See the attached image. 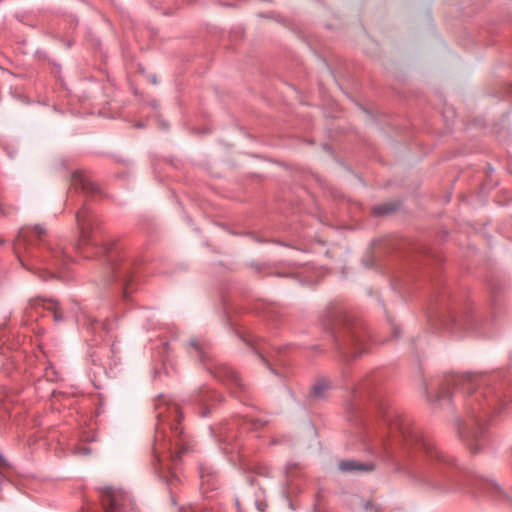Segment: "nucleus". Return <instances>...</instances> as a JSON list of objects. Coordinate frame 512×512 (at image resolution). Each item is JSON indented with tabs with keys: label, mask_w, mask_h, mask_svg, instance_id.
<instances>
[{
	"label": "nucleus",
	"mask_w": 512,
	"mask_h": 512,
	"mask_svg": "<svg viewBox=\"0 0 512 512\" xmlns=\"http://www.w3.org/2000/svg\"><path fill=\"white\" fill-rule=\"evenodd\" d=\"M339 469L343 472L370 471L373 469V466L354 460H343L339 462Z\"/></svg>",
	"instance_id": "nucleus-7"
},
{
	"label": "nucleus",
	"mask_w": 512,
	"mask_h": 512,
	"mask_svg": "<svg viewBox=\"0 0 512 512\" xmlns=\"http://www.w3.org/2000/svg\"><path fill=\"white\" fill-rule=\"evenodd\" d=\"M32 305L36 309L43 308L44 310L52 312L55 321L63 319L62 314L59 312L58 303L55 300L38 298L32 301Z\"/></svg>",
	"instance_id": "nucleus-6"
},
{
	"label": "nucleus",
	"mask_w": 512,
	"mask_h": 512,
	"mask_svg": "<svg viewBox=\"0 0 512 512\" xmlns=\"http://www.w3.org/2000/svg\"><path fill=\"white\" fill-rule=\"evenodd\" d=\"M172 431H173L174 435L181 434V432H182V431L178 428V426L172 427Z\"/></svg>",
	"instance_id": "nucleus-17"
},
{
	"label": "nucleus",
	"mask_w": 512,
	"mask_h": 512,
	"mask_svg": "<svg viewBox=\"0 0 512 512\" xmlns=\"http://www.w3.org/2000/svg\"><path fill=\"white\" fill-rule=\"evenodd\" d=\"M449 317H450V316H443V318L441 319V321H442V326H443L444 328H446V327H447V324H446V322H445V321H446V318L448 319Z\"/></svg>",
	"instance_id": "nucleus-19"
},
{
	"label": "nucleus",
	"mask_w": 512,
	"mask_h": 512,
	"mask_svg": "<svg viewBox=\"0 0 512 512\" xmlns=\"http://www.w3.org/2000/svg\"><path fill=\"white\" fill-rule=\"evenodd\" d=\"M182 453V450H175V451H172L171 448H169V451H168V456L173 460V461H176L177 459L180 458V454Z\"/></svg>",
	"instance_id": "nucleus-14"
},
{
	"label": "nucleus",
	"mask_w": 512,
	"mask_h": 512,
	"mask_svg": "<svg viewBox=\"0 0 512 512\" xmlns=\"http://www.w3.org/2000/svg\"><path fill=\"white\" fill-rule=\"evenodd\" d=\"M396 210V207L392 204H383L374 207L373 212L376 215H384L393 212Z\"/></svg>",
	"instance_id": "nucleus-10"
},
{
	"label": "nucleus",
	"mask_w": 512,
	"mask_h": 512,
	"mask_svg": "<svg viewBox=\"0 0 512 512\" xmlns=\"http://www.w3.org/2000/svg\"><path fill=\"white\" fill-rule=\"evenodd\" d=\"M101 501L106 512H124L132 507L129 495L113 487H105L101 490Z\"/></svg>",
	"instance_id": "nucleus-3"
},
{
	"label": "nucleus",
	"mask_w": 512,
	"mask_h": 512,
	"mask_svg": "<svg viewBox=\"0 0 512 512\" xmlns=\"http://www.w3.org/2000/svg\"><path fill=\"white\" fill-rule=\"evenodd\" d=\"M47 230L41 225L23 226L14 241L13 249L21 265L34 272L40 277H46L41 274L46 268L40 267V264L51 265L59 268L68 262V256L57 243L51 241L41 244L45 241Z\"/></svg>",
	"instance_id": "nucleus-1"
},
{
	"label": "nucleus",
	"mask_w": 512,
	"mask_h": 512,
	"mask_svg": "<svg viewBox=\"0 0 512 512\" xmlns=\"http://www.w3.org/2000/svg\"><path fill=\"white\" fill-rule=\"evenodd\" d=\"M169 417L174 418V419H177L180 417V410L177 405L174 404L171 407H169Z\"/></svg>",
	"instance_id": "nucleus-12"
},
{
	"label": "nucleus",
	"mask_w": 512,
	"mask_h": 512,
	"mask_svg": "<svg viewBox=\"0 0 512 512\" xmlns=\"http://www.w3.org/2000/svg\"><path fill=\"white\" fill-rule=\"evenodd\" d=\"M387 421H390L389 425H390V429L392 431L397 429V430H399V432L401 433V435L403 437H406L405 428H404V426L398 420L392 422L390 419H387Z\"/></svg>",
	"instance_id": "nucleus-11"
},
{
	"label": "nucleus",
	"mask_w": 512,
	"mask_h": 512,
	"mask_svg": "<svg viewBox=\"0 0 512 512\" xmlns=\"http://www.w3.org/2000/svg\"><path fill=\"white\" fill-rule=\"evenodd\" d=\"M81 182L82 186L85 187L84 181L82 179V176L80 174H74V180H78Z\"/></svg>",
	"instance_id": "nucleus-16"
},
{
	"label": "nucleus",
	"mask_w": 512,
	"mask_h": 512,
	"mask_svg": "<svg viewBox=\"0 0 512 512\" xmlns=\"http://www.w3.org/2000/svg\"><path fill=\"white\" fill-rule=\"evenodd\" d=\"M5 465H6V461H5V459L3 458V456H2V455H0V468H1V467H4Z\"/></svg>",
	"instance_id": "nucleus-18"
},
{
	"label": "nucleus",
	"mask_w": 512,
	"mask_h": 512,
	"mask_svg": "<svg viewBox=\"0 0 512 512\" xmlns=\"http://www.w3.org/2000/svg\"><path fill=\"white\" fill-rule=\"evenodd\" d=\"M480 383L478 375L465 373L460 375H453L447 380V384L452 385L456 389L471 392Z\"/></svg>",
	"instance_id": "nucleus-5"
},
{
	"label": "nucleus",
	"mask_w": 512,
	"mask_h": 512,
	"mask_svg": "<svg viewBox=\"0 0 512 512\" xmlns=\"http://www.w3.org/2000/svg\"><path fill=\"white\" fill-rule=\"evenodd\" d=\"M448 395H449V390H448V388H447V389H444V388H443V389L441 390V393L437 396V398H439V399H440V398L446 397V396H448Z\"/></svg>",
	"instance_id": "nucleus-15"
},
{
	"label": "nucleus",
	"mask_w": 512,
	"mask_h": 512,
	"mask_svg": "<svg viewBox=\"0 0 512 512\" xmlns=\"http://www.w3.org/2000/svg\"><path fill=\"white\" fill-rule=\"evenodd\" d=\"M48 274H49L50 276H54V275H55V272H52V271H51V272H49Z\"/></svg>",
	"instance_id": "nucleus-22"
},
{
	"label": "nucleus",
	"mask_w": 512,
	"mask_h": 512,
	"mask_svg": "<svg viewBox=\"0 0 512 512\" xmlns=\"http://www.w3.org/2000/svg\"><path fill=\"white\" fill-rule=\"evenodd\" d=\"M228 374H229L230 380H231L235 385H237V386H241V379H240V377H239V375H238V373H237V372H235V371H232V370H231V371H229V372H228Z\"/></svg>",
	"instance_id": "nucleus-13"
},
{
	"label": "nucleus",
	"mask_w": 512,
	"mask_h": 512,
	"mask_svg": "<svg viewBox=\"0 0 512 512\" xmlns=\"http://www.w3.org/2000/svg\"><path fill=\"white\" fill-rule=\"evenodd\" d=\"M77 225L80 232V245H87L90 241V233L93 229L91 212L84 207L76 215Z\"/></svg>",
	"instance_id": "nucleus-4"
},
{
	"label": "nucleus",
	"mask_w": 512,
	"mask_h": 512,
	"mask_svg": "<svg viewBox=\"0 0 512 512\" xmlns=\"http://www.w3.org/2000/svg\"><path fill=\"white\" fill-rule=\"evenodd\" d=\"M331 388V384L328 380H319L314 386H313V394L314 396L318 398H322L325 396V392L328 391Z\"/></svg>",
	"instance_id": "nucleus-9"
},
{
	"label": "nucleus",
	"mask_w": 512,
	"mask_h": 512,
	"mask_svg": "<svg viewBox=\"0 0 512 512\" xmlns=\"http://www.w3.org/2000/svg\"><path fill=\"white\" fill-rule=\"evenodd\" d=\"M191 344H192V346H193L197 351H200V349H201V348H200V346H199V344H198V343H196V342H192Z\"/></svg>",
	"instance_id": "nucleus-20"
},
{
	"label": "nucleus",
	"mask_w": 512,
	"mask_h": 512,
	"mask_svg": "<svg viewBox=\"0 0 512 512\" xmlns=\"http://www.w3.org/2000/svg\"><path fill=\"white\" fill-rule=\"evenodd\" d=\"M82 450H83V453H85V454L90 453V450L86 447H83Z\"/></svg>",
	"instance_id": "nucleus-21"
},
{
	"label": "nucleus",
	"mask_w": 512,
	"mask_h": 512,
	"mask_svg": "<svg viewBox=\"0 0 512 512\" xmlns=\"http://www.w3.org/2000/svg\"><path fill=\"white\" fill-rule=\"evenodd\" d=\"M498 401L499 396L489 386L480 388L471 400L469 419L459 427V434L472 453L478 452L479 446L484 442L483 423L491 410L496 409Z\"/></svg>",
	"instance_id": "nucleus-2"
},
{
	"label": "nucleus",
	"mask_w": 512,
	"mask_h": 512,
	"mask_svg": "<svg viewBox=\"0 0 512 512\" xmlns=\"http://www.w3.org/2000/svg\"><path fill=\"white\" fill-rule=\"evenodd\" d=\"M421 447L429 458L436 459L444 463H450V460L442 452L438 451L433 443L422 440Z\"/></svg>",
	"instance_id": "nucleus-8"
}]
</instances>
